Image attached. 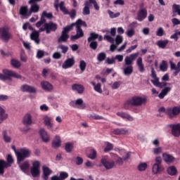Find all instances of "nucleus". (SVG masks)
Here are the masks:
<instances>
[{
    "instance_id": "1",
    "label": "nucleus",
    "mask_w": 180,
    "mask_h": 180,
    "mask_svg": "<svg viewBox=\"0 0 180 180\" xmlns=\"http://www.w3.org/2000/svg\"><path fill=\"white\" fill-rule=\"evenodd\" d=\"M139 57V53H131L124 58V64L122 67L124 75L129 76L133 74V63Z\"/></svg>"
},
{
    "instance_id": "2",
    "label": "nucleus",
    "mask_w": 180,
    "mask_h": 180,
    "mask_svg": "<svg viewBox=\"0 0 180 180\" xmlns=\"http://www.w3.org/2000/svg\"><path fill=\"white\" fill-rule=\"evenodd\" d=\"M15 155L17 157V163L20 164L22 161L26 160V158H30L32 155V150L27 148H20L19 150H15Z\"/></svg>"
},
{
    "instance_id": "3",
    "label": "nucleus",
    "mask_w": 180,
    "mask_h": 180,
    "mask_svg": "<svg viewBox=\"0 0 180 180\" xmlns=\"http://www.w3.org/2000/svg\"><path fill=\"white\" fill-rule=\"evenodd\" d=\"M164 166L162 165V158L158 156L155 158V162L152 166V174L153 175H160L164 172Z\"/></svg>"
},
{
    "instance_id": "4",
    "label": "nucleus",
    "mask_w": 180,
    "mask_h": 180,
    "mask_svg": "<svg viewBox=\"0 0 180 180\" xmlns=\"http://www.w3.org/2000/svg\"><path fill=\"white\" fill-rule=\"evenodd\" d=\"M12 34L9 32V27H2L0 28V39L3 41L8 43L12 39Z\"/></svg>"
},
{
    "instance_id": "5",
    "label": "nucleus",
    "mask_w": 180,
    "mask_h": 180,
    "mask_svg": "<svg viewBox=\"0 0 180 180\" xmlns=\"http://www.w3.org/2000/svg\"><path fill=\"white\" fill-rule=\"evenodd\" d=\"M7 161L8 162H5V160H0V174L1 175H4V173L5 171V168H8V167H11L10 164H12L13 162V158L12 157V155H8L7 156Z\"/></svg>"
},
{
    "instance_id": "6",
    "label": "nucleus",
    "mask_w": 180,
    "mask_h": 180,
    "mask_svg": "<svg viewBox=\"0 0 180 180\" xmlns=\"http://www.w3.org/2000/svg\"><path fill=\"white\" fill-rule=\"evenodd\" d=\"M130 102L134 106H141L147 103V98L146 97L135 96L130 99Z\"/></svg>"
},
{
    "instance_id": "7",
    "label": "nucleus",
    "mask_w": 180,
    "mask_h": 180,
    "mask_svg": "<svg viewBox=\"0 0 180 180\" xmlns=\"http://www.w3.org/2000/svg\"><path fill=\"white\" fill-rule=\"evenodd\" d=\"M40 161L35 160L32 162V167H31V175L34 178H37L40 176Z\"/></svg>"
},
{
    "instance_id": "8",
    "label": "nucleus",
    "mask_w": 180,
    "mask_h": 180,
    "mask_svg": "<svg viewBox=\"0 0 180 180\" xmlns=\"http://www.w3.org/2000/svg\"><path fill=\"white\" fill-rule=\"evenodd\" d=\"M70 30H72V25H68L63 28L61 36L58 39L59 43H63L68 40V38L70 37L68 32H70Z\"/></svg>"
},
{
    "instance_id": "9",
    "label": "nucleus",
    "mask_w": 180,
    "mask_h": 180,
    "mask_svg": "<svg viewBox=\"0 0 180 180\" xmlns=\"http://www.w3.org/2000/svg\"><path fill=\"white\" fill-rule=\"evenodd\" d=\"M70 105L72 106V108H77V109H85L86 108L82 98H78L77 100L71 101Z\"/></svg>"
},
{
    "instance_id": "10",
    "label": "nucleus",
    "mask_w": 180,
    "mask_h": 180,
    "mask_svg": "<svg viewBox=\"0 0 180 180\" xmlns=\"http://www.w3.org/2000/svg\"><path fill=\"white\" fill-rule=\"evenodd\" d=\"M101 164H103L105 169H112V168L115 167V162L110 161L108 159V156H104L102 158Z\"/></svg>"
},
{
    "instance_id": "11",
    "label": "nucleus",
    "mask_w": 180,
    "mask_h": 180,
    "mask_svg": "<svg viewBox=\"0 0 180 180\" xmlns=\"http://www.w3.org/2000/svg\"><path fill=\"white\" fill-rule=\"evenodd\" d=\"M39 134L44 143H49L50 141V135L46 129L41 128L39 131Z\"/></svg>"
},
{
    "instance_id": "12",
    "label": "nucleus",
    "mask_w": 180,
    "mask_h": 180,
    "mask_svg": "<svg viewBox=\"0 0 180 180\" xmlns=\"http://www.w3.org/2000/svg\"><path fill=\"white\" fill-rule=\"evenodd\" d=\"M22 123L25 126H32L33 124V115L30 112L26 113L22 117Z\"/></svg>"
},
{
    "instance_id": "13",
    "label": "nucleus",
    "mask_w": 180,
    "mask_h": 180,
    "mask_svg": "<svg viewBox=\"0 0 180 180\" xmlns=\"http://www.w3.org/2000/svg\"><path fill=\"white\" fill-rule=\"evenodd\" d=\"M43 123L48 130H53V124L51 117L49 115H44L43 119Z\"/></svg>"
},
{
    "instance_id": "14",
    "label": "nucleus",
    "mask_w": 180,
    "mask_h": 180,
    "mask_svg": "<svg viewBox=\"0 0 180 180\" xmlns=\"http://www.w3.org/2000/svg\"><path fill=\"white\" fill-rule=\"evenodd\" d=\"M75 64V58L74 57L69 58L66 59L62 65V68L63 70H68V68H71Z\"/></svg>"
},
{
    "instance_id": "15",
    "label": "nucleus",
    "mask_w": 180,
    "mask_h": 180,
    "mask_svg": "<svg viewBox=\"0 0 180 180\" xmlns=\"http://www.w3.org/2000/svg\"><path fill=\"white\" fill-rule=\"evenodd\" d=\"M167 115L170 117H175L180 113V107H174L173 108H168L166 111Z\"/></svg>"
},
{
    "instance_id": "16",
    "label": "nucleus",
    "mask_w": 180,
    "mask_h": 180,
    "mask_svg": "<svg viewBox=\"0 0 180 180\" xmlns=\"http://www.w3.org/2000/svg\"><path fill=\"white\" fill-rule=\"evenodd\" d=\"M21 91L22 92H29L30 94H36L37 92V89L33 86L27 84H24L21 86Z\"/></svg>"
},
{
    "instance_id": "17",
    "label": "nucleus",
    "mask_w": 180,
    "mask_h": 180,
    "mask_svg": "<svg viewBox=\"0 0 180 180\" xmlns=\"http://www.w3.org/2000/svg\"><path fill=\"white\" fill-rule=\"evenodd\" d=\"M43 171V175L42 178L44 180H49V178L50 177V175L53 174V171L50 169L47 166H44L42 167Z\"/></svg>"
},
{
    "instance_id": "18",
    "label": "nucleus",
    "mask_w": 180,
    "mask_h": 180,
    "mask_svg": "<svg viewBox=\"0 0 180 180\" xmlns=\"http://www.w3.org/2000/svg\"><path fill=\"white\" fill-rule=\"evenodd\" d=\"M45 27L47 34H50L51 32H56L57 30V25L53 22L45 23Z\"/></svg>"
},
{
    "instance_id": "19",
    "label": "nucleus",
    "mask_w": 180,
    "mask_h": 180,
    "mask_svg": "<svg viewBox=\"0 0 180 180\" xmlns=\"http://www.w3.org/2000/svg\"><path fill=\"white\" fill-rule=\"evenodd\" d=\"M115 151L119 153V154L122 155V160H124V161H126V160H129V158H130V153L126 152V150H124V149H120L116 148H115Z\"/></svg>"
},
{
    "instance_id": "20",
    "label": "nucleus",
    "mask_w": 180,
    "mask_h": 180,
    "mask_svg": "<svg viewBox=\"0 0 180 180\" xmlns=\"http://www.w3.org/2000/svg\"><path fill=\"white\" fill-rule=\"evenodd\" d=\"M172 134L174 137H179V136H180V124L172 125Z\"/></svg>"
},
{
    "instance_id": "21",
    "label": "nucleus",
    "mask_w": 180,
    "mask_h": 180,
    "mask_svg": "<svg viewBox=\"0 0 180 180\" xmlns=\"http://www.w3.org/2000/svg\"><path fill=\"white\" fill-rule=\"evenodd\" d=\"M42 89H44V91H53V84H51L50 82H47V81H42L41 82L40 84Z\"/></svg>"
},
{
    "instance_id": "22",
    "label": "nucleus",
    "mask_w": 180,
    "mask_h": 180,
    "mask_svg": "<svg viewBox=\"0 0 180 180\" xmlns=\"http://www.w3.org/2000/svg\"><path fill=\"white\" fill-rule=\"evenodd\" d=\"M146 18H147V10L141 9L138 13L136 20H139V22H143V20H144V19H146Z\"/></svg>"
},
{
    "instance_id": "23",
    "label": "nucleus",
    "mask_w": 180,
    "mask_h": 180,
    "mask_svg": "<svg viewBox=\"0 0 180 180\" xmlns=\"http://www.w3.org/2000/svg\"><path fill=\"white\" fill-rule=\"evenodd\" d=\"M8 119V114L5 111V107L0 105V124Z\"/></svg>"
},
{
    "instance_id": "24",
    "label": "nucleus",
    "mask_w": 180,
    "mask_h": 180,
    "mask_svg": "<svg viewBox=\"0 0 180 180\" xmlns=\"http://www.w3.org/2000/svg\"><path fill=\"white\" fill-rule=\"evenodd\" d=\"M20 14H21L22 16H24L25 18H29V16H32L30 10L29 11L27 6H22L20 8Z\"/></svg>"
},
{
    "instance_id": "25",
    "label": "nucleus",
    "mask_w": 180,
    "mask_h": 180,
    "mask_svg": "<svg viewBox=\"0 0 180 180\" xmlns=\"http://www.w3.org/2000/svg\"><path fill=\"white\" fill-rule=\"evenodd\" d=\"M117 116H119L120 117H122V119H126L127 120H129V122H133L134 120V117H133L131 115L123 112H117Z\"/></svg>"
},
{
    "instance_id": "26",
    "label": "nucleus",
    "mask_w": 180,
    "mask_h": 180,
    "mask_svg": "<svg viewBox=\"0 0 180 180\" xmlns=\"http://www.w3.org/2000/svg\"><path fill=\"white\" fill-rule=\"evenodd\" d=\"M162 156L165 162L172 164V162L175 161V158L168 153H163Z\"/></svg>"
},
{
    "instance_id": "27",
    "label": "nucleus",
    "mask_w": 180,
    "mask_h": 180,
    "mask_svg": "<svg viewBox=\"0 0 180 180\" xmlns=\"http://www.w3.org/2000/svg\"><path fill=\"white\" fill-rule=\"evenodd\" d=\"M52 147L53 148H58V147H61V138H60V136L56 135L55 136L52 141Z\"/></svg>"
},
{
    "instance_id": "28",
    "label": "nucleus",
    "mask_w": 180,
    "mask_h": 180,
    "mask_svg": "<svg viewBox=\"0 0 180 180\" xmlns=\"http://www.w3.org/2000/svg\"><path fill=\"white\" fill-rule=\"evenodd\" d=\"M152 84L155 85V86H158V88H164V86H167L166 82H160V78L156 77L151 80Z\"/></svg>"
},
{
    "instance_id": "29",
    "label": "nucleus",
    "mask_w": 180,
    "mask_h": 180,
    "mask_svg": "<svg viewBox=\"0 0 180 180\" xmlns=\"http://www.w3.org/2000/svg\"><path fill=\"white\" fill-rule=\"evenodd\" d=\"M72 91H75L78 94H84V91H85V87L82 84H73L72 86Z\"/></svg>"
},
{
    "instance_id": "30",
    "label": "nucleus",
    "mask_w": 180,
    "mask_h": 180,
    "mask_svg": "<svg viewBox=\"0 0 180 180\" xmlns=\"http://www.w3.org/2000/svg\"><path fill=\"white\" fill-rule=\"evenodd\" d=\"M136 65L139 68V71H140L141 72H144V71H146L144 64L143 63V58H138V59L136 60Z\"/></svg>"
},
{
    "instance_id": "31",
    "label": "nucleus",
    "mask_w": 180,
    "mask_h": 180,
    "mask_svg": "<svg viewBox=\"0 0 180 180\" xmlns=\"http://www.w3.org/2000/svg\"><path fill=\"white\" fill-rule=\"evenodd\" d=\"M31 5L30 12L32 13H37L40 11V6L37 4H30Z\"/></svg>"
},
{
    "instance_id": "32",
    "label": "nucleus",
    "mask_w": 180,
    "mask_h": 180,
    "mask_svg": "<svg viewBox=\"0 0 180 180\" xmlns=\"http://www.w3.org/2000/svg\"><path fill=\"white\" fill-rule=\"evenodd\" d=\"M91 84L94 86V89L98 94H102L103 91L102 90V84L101 83L96 84L94 82H91Z\"/></svg>"
},
{
    "instance_id": "33",
    "label": "nucleus",
    "mask_w": 180,
    "mask_h": 180,
    "mask_svg": "<svg viewBox=\"0 0 180 180\" xmlns=\"http://www.w3.org/2000/svg\"><path fill=\"white\" fill-rule=\"evenodd\" d=\"M19 167L22 172H27L29 171V168H30V164L29 163V161H25L22 164L20 165Z\"/></svg>"
},
{
    "instance_id": "34",
    "label": "nucleus",
    "mask_w": 180,
    "mask_h": 180,
    "mask_svg": "<svg viewBox=\"0 0 180 180\" xmlns=\"http://www.w3.org/2000/svg\"><path fill=\"white\" fill-rule=\"evenodd\" d=\"M6 74H8L9 79H11V77H13V78H17L18 79H20L22 78V76L18 73H16L14 71L9 70L5 72Z\"/></svg>"
},
{
    "instance_id": "35",
    "label": "nucleus",
    "mask_w": 180,
    "mask_h": 180,
    "mask_svg": "<svg viewBox=\"0 0 180 180\" xmlns=\"http://www.w3.org/2000/svg\"><path fill=\"white\" fill-rule=\"evenodd\" d=\"M39 32L37 31H34L32 34H31V39L33 40L36 44H39L40 43V39H39Z\"/></svg>"
},
{
    "instance_id": "36",
    "label": "nucleus",
    "mask_w": 180,
    "mask_h": 180,
    "mask_svg": "<svg viewBox=\"0 0 180 180\" xmlns=\"http://www.w3.org/2000/svg\"><path fill=\"white\" fill-rule=\"evenodd\" d=\"M103 147L104 153H109V151L113 150V144L110 143V142L105 141Z\"/></svg>"
},
{
    "instance_id": "37",
    "label": "nucleus",
    "mask_w": 180,
    "mask_h": 180,
    "mask_svg": "<svg viewBox=\"0 0 180 180\" xmlns=\"http://www.w3.org/2000/svg\"><path fill=\"white\" fill-rule=\"evenodd\" d=\"M167 174L169 175H171L172 176H174L178 174V170L176 169V167L175 166H170L167 169Z\"/></svg>"
},
{
    "instance_id": "38",
    "label": "nucleus",
    "mask_w": 180,
    "mask_h": 180,
    "mask_svg": "<svg viewBox=\"0 0 180 180\" xmlns=\"http://www.w3.org/2000/svg\"><path fill=\"white\" fill-rule=\"evenodd\" d=\"M11 65L14 68H20L22 66V63L19 61V60L13 58L11 60Z\"/></svg>"
},
{
    "instance_id": "39",
    "label": "nucleus",
    "mask_w": 180,
    "mask_h": 180,
    "mask_svg": "<svg viewBox=\"0 0 180 180\" xmlns=\"http://www.w3.org/2000/svg\"><path fill=\"white\" fill-rule=\"evenodd\" d=\"M168 43H169L168 40H159L157 41V46H158L160 49H165Z\"/></svg>"
},
{
    "instance_id": "40",
    "label": "nucleus",
    "mask_w": 180,
    "mask_h": 180,
    "mask_svg": "<svg viewBox=\"0 0 180 180\" xmlns=\"http://www.w3.org/2000/svg\"><path fill=\"white\" fill-rule=\"evenodd\" d=\"M91 10H89V1H85L84 7L83 8V15H90Z\"/></svg>"
},
{
    "instance_id": "41",
    "label": "nucleus",
    "mask_w": 180,
    "mask_h": 180,
    "mask_svg": "<svg viewBox=\"0 0 180 180\" xmlns=\"http://www.w3.org/2000/svg\"><path fill=\"white\" fill-rule=\"evenodd\" d=\"M171 91V87H166L159 94L160 99H164L165 96Z\"/></svg>"
},
{
    "instance_id": "42",
    "label": "nucleus",
    "mask_w": 180,
    "mask_h": 180,
    "mask_svg": "<svg viewBox=\"0 0 180 180\" xmlns=\"http://www.w3.org/2000/svg\"><path fill=\"white\" fill-rule=\"evenodd\" d=\"M70 26H72V27L73 26H79V27H81V26H84V27H86V22L81 19H79L76 21V22L71 24Z\"/></svg>"
},
{
    "instance_id": "43",
    "label": "nucleus",
    "mask_w": 180,
    "mask_h": 180,
    "mask_svg": "<svg viewBox=\"0 0 180 180\" xmlns=\"http://www.w3.org/2000/svg\"><path fill=\"white\" fill-rule=\"evenodd\" d=\"M147 168H148V164H147V162H141L138 165V170L141 172L146 171Z\"/></svg>"
},
{
    "instance_id": "44",
    "label": "nucleus",
    "mask_w": 180,
    "mask_h": 180,
    "mask_svg": "<svg viewBox=\"0 0 180 180\" xmlns=\"http://www.w3.org/2000/svg\"><path fill=\"white\" fill-rule=\"evenodd\" d=\"M20 60L22 63H27V55L26 54V52H25L24 50L20 51Z\"/></svg>"
},
{
    "instance_id": "45",
    "label": "nucleus",
    "mask_w": 180,
    "mask_h": 180,
    "mask_svg": "<svg viewBox=\"0 0 180 180\" xmlns=\"http://www.w3.org/2000/svg\"><path fill=\"white\" fill-rule=\"evenodd\" d=\"M170 63V68L171 70H174V75L175 76L178 75V74H179V68H177L176 65H175V63H174V62H172V60L169 61Z\"/></svg>"
},
{
    "instance_id": "46",
    "label": "nucleus",
    "mask_w": 180,
    "mask_h": 180,
    "mask_svg": "<svg viewBox=\"0 0 180 180\" xmlns=\"http://www.w3.org/2000/svg\"><path fill=\"white\" fill-rule=\"evenodd\" d=\"M65 150L66 153H71L74 150V143H67L65 146Z\"/></svg>"
},
{
    "instance_id": "47",
    "label": "nucleus",
    "mask_w": 180,
    "mask_h": 180,
    "mask_svg": "<svg viewBox=\"0 0 180 180\" xmlns=\"http://www.w3.org/2000/svg\"><path fill=\"white\" fill-rule=\"evenodd\" d=\"M98 37H99V34L95 33V32H91L90 34L89 37L88 38V42L91 43V41H95V40H96V39H98Z\"/></svg>"
},
{
    "instance_id": "48",
    "label": "nucleus",
    "mask_w": 180,
    "mask_h": 180,
    "mask_svg": "<svg viewBox=\"0 0 180 180\" xmlns=\"http://www.w3.org/2000/svg\"><path fill=\"white\" fill-rule=\"evenodd\" d=\"M110 154L112 157H116V159H115L116 164H117L118 165H123V161H124V160H123V158H120L117 156V155H115L114 153H110Z\"/></svg>"
},
{
    "instance_id": "49",
    "label": "nucleus",
    "mask_w": 180,
    "mask_h": 180,
    "mask_svg": "<svg viewBox=\"0 0 180 180\" xmlns=\"http://www.w3.org/2000/svg\"><path fill=\"white\" fill-rule=\"evenodd\" d=\"M6 71H9V70H4L3 74L0 73V79L1 81H6L9 79V75L6 73Z\"/></svg>"
},
{
    "instance_id": "50",
    "label": "nucleus",
    "mask_w": 180,
    "mask_h": 180,
    "mask_svg": "<svg viewBox=\"0 0 180 180\" xmlns=\"http://www.w3.org/2000/svg\"><path fill=\"white\" fill-rule=\"evenodd\" d=\"M108 13L111 19H115L116 18H119L120 16V13H114L110 10H108Z\"/></svg>"
},
{
    "instance_id": "51",
    "label": "nucleus",
    "mask_w": 180,
    "mask_h": 180,
    "mask_svg": "<svg viewBox=\"0 0 180 180\" xmlns=\"http://www.w3.org/2000/svg\"><path fill=\"white\" fill-rule=\"evenodd\" d=\"M153 154H154V155H160V154H161V153H162V147L159 146L157 148H154L152 150Z\"/></svg>"
},
{
    "instance_id": "52",
    "label": "nucleus",
    "mask_w": 180,
    "mask_h": 180,
    "mask_svg": "<svg viewBox=\"0 0 180 180\" xmlns=\"http://www.w3.org/2000/svg\"><path fill=\"white\" fill-rule=\"evenodd\" d=\"M3 139L5 143H11V136L8 135V132H6V131H3Z\"/></svg>"
},
{
    "instance_id": "53",
    "label": "nucleus",
    "mask_w": 180,
    "mask_h": 180,
    "mask_svg": "<svg viewBox=\"0 0 180 180\" xmlns=\"http://www.w3.org/2000/svg\"><path fill=\"white\" fill-rule=\"evenodd\" d=\"M160 71L165 72L167 71L168 68V63H167V61L162 60V64L160 65Z\"/></svg>"
},
{
    "instance_id": "54",
    "label": "nucleus",
    "mask_w": 180,
    "mask_h": 180,
    "mask_svg": "<svg viewBox=\"0 0 180 180\" xmlns=\"http://www.w3.org/2000/svg\"><path fill=\"white\" fill-rule=\"evenodd\" d=\"M173 13H177L180 16V6L178 4H174L172 6Z\"/></svg>"
},
{
    "instance_id": "55",
    "label": "nucleus",
    "mask_w": 180,
    "mask_h": 180,
    "mask_svg": "<svg viewBox=\"0 0 180 180\" xmlns=\"http://www.w3.org/2000/svg\"><path fill=\"white\" fill-rule=\"evenodd\" d=\"M79 67L80 68L81 72H84L86 68V63L84 60H80Z\"/></svg>"
},
{
    "instance_id": "56",
    "label": "nucleus",
    "mask_w": 180,
    "mask_h": 180,
    "mask_svg": "<svg viewBox=\"0 0 180 180\" xmlns=\"http://www.w3.org/2000/svg\"><path fill=\"white\" fill-rule=\"evenodd\" d=\"M165 34V31H164V28L162 27H159L156 32V36H158L159 37H162Z\"/></svg>"
},
{
    "instance_id": "57",
    "label": "nucleus",
    "mask_w": 180,
    "mask_h": 180,
    "mask_svg": "<svg viewBox=\"0 0 180 180\" xmlns=\"http://www.w3.org/2000/svg\"><path fill=\"white\" fill-rule=\"evenodd\" d=\"M122 43H123V37L121 35H117L115 37L116 46H119V44H122Z\"/></svg>"
},
{
    "instance_id": "58",
    "label": "nucleus",
    "mask_w": 180,
    "mask_h": 180,
    "mask_svg": "<svg viewBox=\"0 0 180 180\" xmlns=\"http://www.w3.org/2000/svg\"><path fill=\"white\" fill-rule=\"evenodd\" d=\"M39 110H41V112H49L50 107H49L47 104H42L39 106Z\"/></svg>"
},
{
    "instance_id": "59",
    "label": "nucleus",
    "mask_w": 180,
    "mask_h": 180,
    "mask_svg": "<svg viewBox=\"0 0 180 180\" xmlns=\"http://www.w3.org/2000/svg\"><path fill=\"white\" fill-rule=\"evenodd\" d=\"M76 26V33L78 36L80 37H84V31H82V29H81V27L78 25H75Z\"/></svg>"
},
{
    "instance_id": "60",
    "label": "nucleus",
    "mask_w": 180,
    "mask_h": 180,
    "mask_svg": "<svg viewBox=\"0 0 180 180\" xmlns=\"http://www.w3.org/2000/svg\"><path fill=\"white\" fill-rule=\"evenodd\" d=\"M106 58V53L101 52L97 56V60L98 61H103Z\"/></svg>"
},
{
    "instance_id": "61",
    "label": "nucleus",
    "mask_w": 180,
    "mask_h": 180,
    "mask_svg": "<svg viewBox=\"0 0 180 180\" xmlns=\"http://www.w3.org/2000/svg\"><path fill=\"white\" fill-rule=\"evenodd\" d=\"M135 33H136V32L134 31V29H130L126 32V34L128 37H133V36H134Z\"/></svg>"
},
{
    "instance_id": "62",
    "label": "nucleus",
    "mask_w": 180,
    "mask_h": 180,
    "mask_svg": "<svg viewBox=\"0 0 180 180\" xmlns=\"http://www.w3.org/2000/svg\"><path fill=\"white\" fill-rule=\"evenodd\" d=\"M89 46L92 50H96L98 49V42L96 41H90Z\"/></svg>"
},
{
    "instance_id": "63",
    "label": "nucleus",
    "mask_w": 180,
    "mask_h": 180,
    "mask_svg": "<svg viewBox=\"0 0 180 180\" xmlns=\"http://www.w3.org/2000/svg\"><path fill=\"white\" fill-rule=\"evenodd\" d=\"M88 157L90 158V160H95V158H96V150L92 149L91 153L89 155Z\"/></svg>"
},
{
    "instance_id": "64",
    "label": "nucleus",
    "mask_w": 180,
    "mask_h": 180,
    "mask_svg": "<svg viewBox=\"0 0 180 180\" xmlns=\"http://www.w3.org/2000/svg\"><path fill=\"white\" fill-rule=\"evenodd\" d=\"M68 176V173L65 172H61L60 173L59 178L60 180H64L66 179V178Z\"/></svg>"
}]
</instances>
